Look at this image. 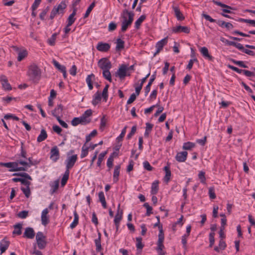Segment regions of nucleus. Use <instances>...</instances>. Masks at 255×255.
I'll list each match as a JSON object with an SVG mask.
<instances>
[{
    "label": "nucleus",
    "mask_w": 255,
    "mask_h": 255,
    "mask_svg": "<svg viewBox=\"0 0 255 255\" xmlns=\"http://www.w3.org/2000/svg\"><path fill=\"white\" fill-rule=\"evenodd\" d=\"M27 75L29 76L30 80L32 81L34 83H37L41 78V70L37 65L32 64L29 66Z\"/></svg>",
    "instance_id": "1"
},
{
    "label": "nucleus",
    "mask_w": 255,
    "mask_h": 255,
    "mask_svg": "<svg viewBox=\"0 0 255 255\" xmlns=\"http://www.w3.org/2000/svg\"><path fill=\"white\" fill-rule=\"evenodd\" d=\"M202 15L207 20H208L211 22H216L219 26L222 27H226L228 30H230L234 28L233 25L230 22H227L221 20H217L212 18L210 15L204 13H202Z\"/></svg>",
    "instance_id": "2"
},
{
    "label": "nucleus",
    "mask_w": 255,
    "mask_h": 255,
    "mask_svg": "<svg viewBox=\"0 0 255 255\" xmlns=\"http://www.w3.org/2000/svg\"><path fill=\"white\" fill-rule=\"evenodd\" d=\"M0 166L8 168L10 172L18 171H26L24 167H18L17 162H0Z\"/></svg>",
    "instance_id": "3"
},
{
    "label": "nucleus",
    "mask_w": 255,
    "mask_h": 255,
    "mask_svg": "<svg viewBox=\"0 0 255 255\" xmlns=\"http://www.w3.org/2000/svg\"><path fill=\"white\" fill-rule=\"evenodd\" d=\"M77 155L74 154L71 156H68L65 160L66 170L69 171L74 165L77 160Z\"/></svg>",
    "instance_id": "4"
},
{
    "label": "nucleus",
    "mask_w": 255,
    "mask_h": 255,
    "mask_svg": "<svg viewBox=\"0 0 255 255\" xmlns=\"http://www.w3.org/2000/svg\"><path fill=\"white\" fill-rule=\"evenodd\" d=\"M98 66L103 70L110 69L112 68L111 62L107 58L101 59L98 63Z\"/></svg>",
    "instance_id": "5"
},
{
    "label": "nucleus",
    "mask_w": 255,
    "mask_h": 255,
    "mask_svg": "<svg viewBox=\"0 0 255 255\" xmlns=\"http://www.w3.org/2000/svg\"><path fill=\"white\" fill-rule=\"evenodd\" d=\"M128 66L122 64L119 67L117 72L115 73L116 76L119 77L121 79H123L127 76Z\"/></svg>",
    "instance_id": "6"
},
{
    "label": "nucleus",
    "mask_w": 255,
    "mask_h": 255,
    "mask_svg": "<svg viewBox=\"0 0 255 255\" xmlns=\"http://www.w3.org/2000/svg\"><path fill=\"white\" fill-rule=\"evenodd\" d=\"M50 154V159L54 162L57 161V160L59 158V151L56 146H54L51 149Z\"/></svg>",
    "instance_id": "7"
},
{
    "label": "nucleus",
    "mask_w": 255,
    "mask_h": 255,
    "mask_svg": "<svg viewBox=\"0 0 255 255\" xmlns=\"http://www.w3.org/2000/svg\"><path fill=\"white\" fill-rule=\"evenodd\" d=\"M168 38L165 37L159 41H158L156 44V51L154 53L153 56H155L162 49L163 46L166 45L167 43Z\"/></svg>",
    "instance_id": "8"
},
{
    "label": "nucleus",
    "mask_w": 255,
    "mask_h": 255,
    "mask_svg": "<svg viewBox=\"0 0 255 255\" xmlns=\"http://www.w3.org/2000/svg\"><path fill=\"white\" fill-rule=\"evenodd\" d=\"M172 31L175 33H178L180 32H184L185 33H189L190 31V29L188 26H183L181 25H178L175 27H173L172 28Z\"/></svg>",
    "instance_id": "9"
},
{
    "label": "nucleus",
    "mask_w": 255,
    "mask_h": 255,
    "mask_svg": "<svg viewBox=\"0 0 255 255\" xmlns=\"http://www.w3.org/2000/svg\"><path fill=\"white\" fill-rule=\"evenodd\" d=\"M212 1L214 4L224 8L222 9V11L225 13H231L232 12L230 10V9H234V8L232 7L231 6L224 4L220 1H218L215 0H213Z\"/></svg>",
    "instance_id": "10"
},
{
    "label": "nucleus",
    "mask_w": 255,
    "mask_h": 255,
    "mask_svg": "<svg viewBox=\"0 0 255 255\" xmlns=\"http://www.w3.org/2000/svg\"><path fill=\"white\" fill-rule=\"evenodd\" d=\"M110 47L109 43L100 42L97 44L96 48L99 51L105 52L109 50Z\"/></svg>",
    "instance_id": "11"
},
{
    "label": "nucleus",
    "mask_w": 255,
    "mask_h": 255,
    "mask_svg": "<svg viewBox=\"0 0 255 255\" xmlns=\"http://www.w3.org/2000/svg\"><path fill=\"white\" fill-rule=\"evenodd\" d=\"M48 210L47 208L44 209L41 213V223L44 226H46L49 222L48 214Z\"/></svg>",
    "instance_id": "12"
},
{
    "label": "nucleus",
    "mask_w": 255,
    "mask_h": 255,
    "mask_svg": "<svg viewBox=\"0 0 255 255\" xmlns=\"http://www.w3.org/2000/svg\"><path fill=\"white\" fill-rule=\"evenodd\" d=\"M92 115V110L88 109L86 110L81 116L82 120L86 125L91 122V119L89 118Z\"/></svg>",
    "instance_id": "13"
},
{
    "label": "nucleus",
    "mask_w": 255,
    "mask_h": 255,
    "mask_svg": "<svg viewBox=\"0 0 255 255\" xmlns=\"http://www.w3.org/2000/svg\"><path fill=\"white\" fill-rule=\"evenodd\" d=\"M35 236V232L33 228L31 227H27L25 229L23 233V237L27 239H32Z\"/></svg>",
    "instance_id": "14"
},
{
    "label": "nucleus",
    "mask_w": 255,
    "mask_h": 255,
    "mask_svg": "<svg viewBox=\"0 0 255 255\" xmlns=\"http://www.w3.org/2000/svg\"><path fill=\"white\" fill-rule=\"evenodd\" d=\"M0 82L2 88L4 90L9 91L11 90V87L10 84L8 82L7 79L5 76L1 75L0 76Z\"/></svg>",
    "instance_id": "15"
},
{
    "label": "nucleus",
    "mask_w": 255,
    "mask_h": 255,
    "mask_svg": "<svg viewBox=\"0 0 255 255\" xmlns=\"http://www.w3.org/2000/svg\"><path fill=\"white\" fill-rule=\"evenodd\" d=\"M188 153L187 151H181L178 152L175 156L176 160L179 162H184L187 157Z\"/></svg>",
    "instance_id": "16"
},
{
    "label": "nucleus",
    "mask_w": 255,
    "mask_h": 255,
    "mask_svg": "<svg viewBox=\"0 0 255 255\" xmlns=\"http://www.w3.org/2000/svg\"><path fill=\"white\" fill-rule=\"evenodd\" d=\"M123 211L120 210V204H119L118 207L117 212L115 217L114 223L115 224H120L121 221L123 218Z\"/></svg>",
    "instance_id": "17"
},
{
    "label": "nucleus",
    "mask_w": 255,
    "mask_h": 255,
    "mask_svg": "<svg viewBox=\"0 0 255 255\" xmlns=\"http://www.w3.org/2000/svg\"><path fill=\"white\" fill-rule=\"evenodd\" d=\"M172 8L174 12V15L178 20L182 21L185 19V17L180 11L178 7L175 5H173Z\"/></svg>",
    "instance_id": "18"
},
{
    "label": "nucleus",
    "mask_w": 255,
    "mask_h": 255,
    "mask_svg": "<svg viewBox=\"0 0 255 255\" xmlns=\"http://www.w3.org/2000/svg\"><path fill=\"white\" fill-rule=\"evenodd\" d=\"M200 51L202 54V56L206 59H207L209 61H213L214 57L210 55L209 53L208 49L206 47H201L200 49Z\"/></svg>",
    "instance_id": "19"
},
{
    "label": "nucleus",
    "mask_w": 255,
    "mask_h": 255,
    "mask_svg": "<svg viewBox=\"0 0 255 255\" xmlns=\"http://www.w3.org/2000/svg\"><path fill=\"white\" fill-rule=\"evenodd\" d=\"M133 20L132 18V15H130L129 18H128V21H122L121 31L123 32H125L127 30L128 26L131 25Z\"/></svg>",
    "instance_id": "20"
},
{
    "label": "nucleus",
    "mask_w": 255,
    "mask_h": 255,
    "mask_svg": "<svg viewBox=\"0 0 255 255\" xmlns=\"http://www.w3.org/2000/svg\"><path fill=\"white\" fill-rule=\"evenodd\" d=\"M156 79V71L152 74L149 79V82L144 88L145 96H147L150 90V87L153 81Z\"/></svg>",
    "instance_id": "21"
},
{
    "label": "nucleus",
    "mask_w": 255,
    "mask_h": 255,
    "mask_svg": "<svg viewBox=\"0 0 255 255\" xmlns=\"http://www.w3.org/2000/svg\"><path fill=\"white\" fill-rule=\"evenodd\" d=\"M164 170L165 172V175L164 177V181L167 183L170 180L171 175L170 165L168 163H167V165L164 167Z\"/></svg>",
    "instance_id": "22"
},
{
    "label": "nucleus",
    "mask_w": 255,
    "mask_h": 255,
    "mask_svg": "<svg viewBox=\"0 0 255 255\" xmlns=\"http://www.w3.org/2000/svg\"><path fill=\"white\" fill-rule=\"evenodd\" d=\"M77 8H74L73 10L72 13L67 18L68 26H71L75 22L76 18L74 17L76 14Z\"/></svg>",
    "instance_id": "23"
},
{
    "label": "nucleus",
    "mask_w": 255,
    "mask_h": 255,
    "mask_svg": "<svg viewBox=\"0 0 255 255\" xmlns=\"http://www.w3.org/2000/svg\"><path fill=\"white\" fill-rule=\"evenodd\" d=\"M63 111V106L62 105L60 104L57 106L56 108H55L54 110L52 111V115L55 117L56 119H57V117H60L59 115H61Z\"/></svg>",
    "instance_id": "24"
},
{
    "label": "nucleus",
    "mask_w": 255,
    "mask_h": 255,
    "mask_svg": "<svg viewBox=\"0 0 255 255\" xmlns=\"http://www.w3.org/2000/svg\"><path fill=\"white\" fill-rule=\"evenodd\" d=\"M9 242L5 240V239H3L1 241L0 243V250L1 254L5 252L9 247Z\"/></svg>",
    "instance_id": "25"
},
{
    "label": "nucleus",
    "mask_w": 255,
    "mask_h": 255,
    "mask_svg": "<svg viewBox=\"0 0 255 255\" xmlns=\"http://www.w3.org/2000/svg\"><path fill=\"white\" fill-rule=\"evenodd\" d=\"M130 15H132V18L133 19L134 13L132 12H129L127 9L123 10L121 13V18L123 19V21H128L127 17L129 18Z\"/></svg>",
    "instance_id": "26"
},
{
    "label": "nucleus",
    "mask_w": 255,
    "mask_h": 255,
    "mask_svg": "<svg viewBox=\"0 0 255 255\" xmlns=\"http://www.w3.org/2000/svg\"><path fill=\"white\" fill-rule=\"evenodd\" d=\"M225 42L227 45L235 46V47H236L240 50L242 51V52L244 51L245 49L243 45L240 43H237L232 41H229L228 40H226Z\"/></svg>",
    "instance_id": "27"
},
{
    "label": "nucleus",
    "mask_w": 255,
    "mask_h": 255,
    "mask_svg": "<svg viewBox=\"0 0 255 255\" xmlns=\"http://www.w3.org/2000/svg\"><path fill=\"white\" fill-rule=\"evenodd\" d=\"M47 133L45 129L42 128L40 131V133L37 138V141L40 142L45 140L47 137Z\"/></svg>",
    "instance_id": "28"
},
{
    "label": "nucleus",
    "mask_w": 255,
    "mask_h": 255,
    "mask_svg": "<svg viewBox=\"0 0 255 255\" xmlns=\"http://www.w3.org/2000/svg\"><path fill=\"white\" fill-rule=\"evenodd\" d=\"M121 166L120 165H116L115 167V169L113 174V181L114 183H117L119 180V176L120 175Z\"/></svg>",
    "instance_id": "29"
},
{
    "label": "nucleus",
    "mask_w": 255,
    "mask_h": 255,
    "mask_svg": "<svg viewBox=\"0 0 255 255\" xmlns=\"http://www.w3.org/2000/svg\"><path fill=\"white\" fill-rule=\"evenodd\" d=\"M14 230L12 232L13 235H20L22 233L21 229L22 225L21 223H17L13 226Z\"/></svg>",
    "instance_id": "30"
},
{
    "label": "nucleus",
    "mask_w": 255,
    "mask_h": 255,
    "mask_svg": "<svg viewBox=\"0 0 255 255\" xmlns=\"http://www.w3.org/2000/svg\"><path fill=\"white\" fill-rule=\"evenodd\" d=\"M71 125L74 127L77 126L79 124H81L82 125H86L83 121V120H82L81 117L73 118L71 121Z\"/></svg>",
    "instance_id": "31"
},
{
    "label": "nucleus",
    "mask_w": 255,
    "mask_h": 255,
    "mask_svg": "<svg viewBox=\"0 0 255 255\" xmlns=\"http://www.w3.org/2000/svg\"><path fill=\"white\" fill-rule=\"evenodd\" d=\"M101 100V94L97 92L93 96V99L92 101V104L94 106L97 105Z\"/></svg>",
    "instance_id": "32"
},
{
    "label": "nucleus",
    "mask_w": 255,
    "mask_h": 255,
    "mask_svg": "<svg viewBox=\"0 0 255 255\" xmlns=\"http://www.w3.org/2000/svg\"><path fill=\"white\" fill-rule=\"evenodd\" d=\"M74 220H73V222L70 225V228L71 229H74V228H75L78 224L79 216H78L77 213L76 212V211H75L74 212Z\"/></svg>",
    "instance_id": "33"
},
{
    "label": "nucleus",
    "mask_w": 255,
    "mask_h": 255,
    "mask_svg": "<svg viewBox=\"0 0 255 255\" xmlns=\"http://www.w3.org/2000/svg\"><path fill=\"white\" fill-rule=\"evenodd\" d=\"M69 173H70L69 171H67V170L65 171V172L62 177V178L61 179V184L62 186H65V184H66L67 180H68V178H69Z\"/></svg>",
    "instance_id": "34"
},
{
    "label": "nucleus",
    "mask_w": 255,
    "mask_h": 255,
    "mask_svg": "<svg viewBox=\"0 0 255 255\" xmlns=\"http://www.w3.org/2000/svg\"><path fill=\"white\" fill-rule=\"evenodd\" d=\"M36 243L38 248L40 250L44 249L45 248L47 244V242L45 240V239L36 240Z\"/></svg>",
    "instance_id": "35"
},
{
    "label": "nucleus",
    "mask_w": 255,
    "mask_h": 255,
    "mask_svg": "<svg viewBox=\"0 0 255 255\" xmlns=\"http://www.w3.org/2000/svg\"><path fill=\"white\" fill-rule=\"evenodd\" d=\"M159 233L158 234V240L157 243H163L164 239V236L162 226H159Z\"/></svg>",
    "instance_id": "36"
},
{
    "label": "nucleus",
    "mask_w": 255,
    "mask_h": 255,
    "mask_svg": "<svg viewBox=\"0 0 255 255\" xmlns=\"http://www.w3.org/2000/svg\"><path fill=\"white\" fill-rule=\"evenodd\" d=\"M89 152V147L86 145V143L83 145L82 147V151L80 157L81 158H83L86 157Z\"/></svg>",
    "instance_id": "37"
},
{
    "label": "nucleus",
    "mask_w": 255,
    "mask_h": 255,
    "mask_svg": "<svg viewBox=\"0 0 255 255\" xmlns=\"http://www.w3.org/2000/svg\"><path fill=\"white\" fill-rule=\"evenodd\" d=\"M116 43H117V45H116V49L117 51L121 50V49H122L124 48L125 42L123 40H122L121 38H118L117 40Z\"/></svg>",
    "instance_id": "38"
},
{
    "label": "nucleus",
    "mask_w": 255,
    "mask_h": 255,
    "mask_svg": "<svg viewBox=\"0 0 255 255\" xmlns=\"http://www.w3.org/2000/svg\"><path fill=\"white\" fill-rule=\"evenodd\" d=\"M94 77H95V75L93 74H91V75H88L87 76V77L86 78V81L88 84L89 89L90 90H92L93 88L92 82V78H94Z\"/></svg>",
    "instance_id": "39"
},
{
    "label": "nucleus",
    "mask_w": 255,
    "mask_h": 255,
    "mask_svg": "<svg viewBox=\"0 0 255 255\" xmlns=\"http://www.w3.org/2000/svg\"><path fill=\"white\" fill-rule=\"evenodd\" d=\"M158 190V181H155L151 185V193L152 194H156Z\"/></svg>",
    "instance_id": "40"
},
{
    "label": "nucleus",
    "mask_w": 255,
    "mask_h": 255,
    "mask_svg": "<svg viewBox=\"0 0 255 255\" xmlns=\"http://www.w3.org/2000/svg\"><path fill=\"white\" fill-rule=\"evenodd\" d=\"M27 55V52L25 49L20 51L18 53L17 60L21 61Z\"/></svg>",
    "instance_id": "41"
},
{
    "label": "nucleus",
    "mask_w": 255,
    "mask_h": 255,
    "mask_svg": "<svg viewBox=\"0 0 255 255\" xmlns=\"http://www.w3.org/2000/svg\"><path fill=\"white\" fill-rule=\"evenodd\" d=\"M103 76L109 82H112L111 74L110 72V69L103 70Z\"/></svg>",
    "instance_id": "42"
},
{
    "label": "nucleus",
    "mask_w": 255,
    "mask_h": 255,
    "mask_svg": "<svg viewBox=\"0 0 255 255\" xmlns=\"http://www.w3.org/2000/svg\"><path fill=\"white\" fill-rule=\"evenodd\" d=\"M146 16L144 15H141L135 22V27L138 29L141 23L145 19Z\"/></svg>",
    "instance_id": "43"
},
{
    "label": "nucleus",
    "mask_w": 255,
    "mask_h": 255,
    "mask_svg": "<svg viewBox=\"0 0 255 255\" xmlns=\"http://www.w3.org/2000/svg\"><path fill=\"white\" fill-rule=\"evenodd\" d=\"M195 146V143L190 142V141H188V142H185L183 144L182 148L183 149H185V150H190L192 148L194 147Z\"/></svg>",
    "instance_id": "44"
},
{
    "label": "nucleus",
    "mask_w": 255,
    "mask_h": 255,
    "mask_svg": "<svg viewBox=\"0 0 255 255\" xmlns=\"http://www.w3.org/2000/svg\"><path fill=\"white\" fill-rule=\"evenodd\" d=\"M127 128V126H126L122 130V132L120 135L117 138V141L119 143L120 142H122L124 137L126 133V129Z\"/></svg>",
    "instance_id": "45"
},
{
    "label": "nucleus",
    "mask_w": 255,
    "mask_h": 255,
    "mask_svg": "<svg viewBox=\"0 0 255 255\" xmlns=\"http://www.w3.org/2000/svg\"><path fill=\"white\" fill-rule=\"evenodd\" d=\"M95 6V2L94 1L90 5V6L87 8V9L86 11V13H85V14L84 15V18H87V17L89 16L90 12H91V11L92 10V9H93V8Z\"/></svg>",
    "instance_id": "46"
},
{
    "label": "nucleus",
    "mask_w": 255,
    "mask_h": 255,
    "mask_svg": "<svg viewBox=\"0 0 255 255\" xmlns=\"http://www.w3.org/2000/svg\"><path fill=\"white\" fill-rule=\"evenodd\" d=\"M107 151H104L102 153H101L98 157V159L97 161V165L98 166L100 167L101 165V163L102 161L103 160V159L105 155L107 154Z\"/></svg>",
    "instance_id": "47"
},
{
    "label": "nucleus",
    "mask_w": 255,
    "mask_h": 255,
    "mask_svg": "<svg viewBox=\"0 0 255 255\" xmlns=\"http://www.w3.org/2000/svg\"><path fill=\"white\" fill-rule=\"evenodd\" d=\"M21 190H22V192L24 193V194L25 195V196H26V198L29 197V196L31 194V192H30L29 187H21Z\"/></svg>",
    "instance_id": "48"
},
{
    "label": "nucleus",
    "mask_w": 255,
    "mask_h": 255,
    "mask_svg": "<svg viewBox=\"0 0 255 255\" xmlns=\"http://www.w3.org/2000/svg\"><path fill=\"white\" fill-rule=\"evenodd\" d=\"M97 134V131L96 129L93 130L89 134L86 136V143L89 142L91 137L95 136Z\"/></svg>",
    "instance_id": "49"
},
{
    "label": "nucleus",
    "mask_w": 255,
    "mask_h": 255,
    "mask_svg": "<svg viewBox=\"0 0 255 255\" xmlns=\"http://www.w3.org/2000/svg\"><path fill=\"white\" fill-rule=\"evenodd\" d=\"M143 207L146 209V216H150L152 213V207L149 206V205L148 204V203H145L143 204Z\"/></svg>",
    "instance_id": "50"
},
{
    "label": "nucleus",
    "mask_w": 255,
    "mask_h": 255,
    "mask_svg": "<svg viewBox=\"0 0 255 255\" xmlns=\"http://www.w3.org/2000/svg\"><path fill=\"white\" fill-rule=\"evenodd\" d=\"M235 64L238 65L239 66L247 68H248V66L245 64L244 62L243 61H237L234 59H232L231 60Z\"/></svg>",
    "instance_id": "51"
},
{
    "label": "nucleus",
    "mask_w": 255,
    "mask_h": 255,
    "mask_svg": "<svg viewBox=\"0 0 255 255\" xmlns=\"http://www.w3.org/2000/svg\"><path fill=\"white\" fill-rule=\"evenodd\" d=\"M136 241L137 242L136 245L137 249L141 250L144 247L143 244L141 242L142 238L141 237H137L136 238Z\"/></svg>",
    "instance_id": "52"
},
{
    "label": "nucleus",
    "mask_w": 255,
    "mask_h": 255,
    "mask_svg": "<svg viewBox=\"0 0 255 255\" xmlns=\"http://www.w3.org/2000/svg\"><path fill=\"white\" fill-rule=\"evenodd\" d=\"M114 159L112 156H109L107 160V165L108 167V171H110L113 166Z\"/></svg>",
    "instance_id": "53"
},
{
    "label": "nucleus",
    "mask_w": 255,
    "mask_h": 255,
    "mask_svg": "<svg viewBox=\"0 0 255 255\" xmlns=\"http://www.w3.org/2000/svg\"><path fill=\"white\" fill-rule=\"evenodd\" d=\"M28 212L27 211L24 210V211L19 212L17 214V216L19 218L25 219L28 216Z\"/></svg>",
    "instance_id": "54"
},
{
    "label": "nucleus",
    "mask_w": 255,
    "mask_h": 255,
    "mask_svg": "<svg viewBox=\"0 0 255 255\" xmlns=\"http://www.w3.org/2000/svg\"><path fill=\"white\" fill-rule=\"evenodd\" d=\"M215 233L211 232L209 234V247L212 248L215 242L214 239Z\"/></svg>",
    "instance_id": "55"
},
{
    "label": "nucleus",
    "mask_w": 255,
    "mask_h": 255,
    "mask_svg": "<svg viewBox=\"0 0 255 255\" xmlns=\"http://www.w3.org/2000/svg\"><path fill=\"white\" fill-rule=\"evenodd\" d=\"M53 63L55 67L61 72L66 68L64 66L60 65L57 61L55 60L53 61Z\"/></svg>",
    "instance_id": "56"
},
{
    "label": "nucleus",
    "mask_w": 255,
    "mask_h": 255,
    "mask_svg": "<svg viewBox=\"0 0 255 255\" xmlns=\"http://www.w3.org/2000/svg\"><path fill=\"white\" fill-rule=\"evenodd\" d=\"M66 4L64 1H62L61 3L56 7V9H57L58 11H63V9L66 8Z\"/></svg>",
    "instance_id": "57"
},
{
    "label": "nucleus",
    "mask_w": 255,
    "mask_h": 255,
    "mask_svg": "<svg viewBox=\"0 0 255 255\" xmlns=\"http://www.w3.org/2000/svg\"><path fill=\"white\" fill-rule=\"evenodd\" d=\"M209 195L210 199H214L216 198V195L215 193V190L213 187H210L209 189Z\"/></svg>",
    "instance_id": "58"
},
{
    "label": "nucleus",
    "mask_w": 255,
    "mask_h": 255,
    "mask_svg": "<svg viewBox=\"0 0 255 255\" xmlns=\"http://www.w3.org/2000/svg\"><path fill=\"white\" fill-rule=\"evenodd\" d=\"M157 251L160 255H164L165 254L162 252V250L164 248V245L163 243H157Z\"/></svg>",
    "instance_id": "59"
},
{
    "label": "nucleus",
    "mask_w": 255,
    "mask_h": 255,
    "mask_svg": "<svg viewBox=\"0 0 255 255\" xmlns=\"http://www.w3.org/2000/svg\"><path fill=\"white\" fill-rule=\"evenodd\" d=\"M59 182L58 180H55L53 184L51 185V190H52V193H54L58 189L59 187Z\"/></svg>",
    "instance_id": "60"
},
{
    "label": "nucleus",
    "mask_w": 255,
    "mask_h": 255,
    "mask_svg": "<svg viewBox=\"0 0 255 255\" xmlns=\"http://www.w3.org/2000/svg\"><path fill=\"white\" fill-rule=\"evenodd\" d=\"M136 130V126H134L132 127L130 132L128 134L127 138L128 139H130L132 136L134 134Z\"/></svg>",
    "instance_id": "61"
},
{
    "label": "nucleus",
    "mask_w": 255,
    "mask_h": 255,
    "mask_svg": "<svg viewBox=\"0 0 255 255\" xmlns=\"http://www.w3.org/2000/svg\"><path fill=\"white\" fill-rule=\"evenodd\" d=\"M95 245L96 247V251L100 252L102 250V246L101 244V239H96L95 240Z\"/></svg>",
    "instance_id": "62"
},
{
    "label": "nucleus",
    "mask_w": 255,
    "mask_h": 255,
    "mask_svg": "<svg viewBox=\"0 0 255 255\" xmlns=\"http://www.w3.org/2000/svg\"><path fill=\"white\" fill-rule=\"evenodd\" d=\"M205 175V173L203 171H200L198 174V177L202 183H205L206 178Z\"/></svg>",
    "instance_id": "63"
},
{
    "label": "nucleus",
    "mask_w": 255,
    "mask_h": 255,
    "mask_svg": "<svg viewBox=\"0 0 255 255\" xmlns=\"http://www.w3.org/2000/svg\"><path fill=\"white\" fill-rule=\"evenodd\" d=\"M142 88V84H135V95L136 96H138L139 95L140 92Z\"/></svg>",
    "instance_id": "64"
}]
</instances>
